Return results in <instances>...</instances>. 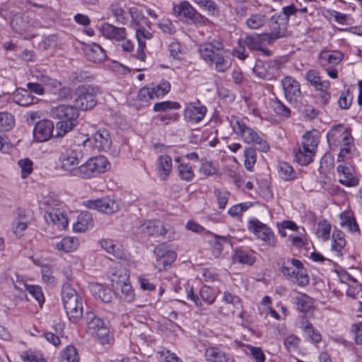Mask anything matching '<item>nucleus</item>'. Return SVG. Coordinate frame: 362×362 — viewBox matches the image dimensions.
I'll use <instances>...</instances> for the list:
<instances>
[{"instance_id":"nucleus-8","label":"nucleus","mask_w":362,"mask_h":362,"mask_svg":"<svg viewBox=\"0 0 362 362\" xmlns=\"http://www.w3.org/2000/svg\"><path fill=\"white\" fill-rule=\"evenodd\" d=\"M137 233L144 236H153L155 238L165 237L169 234L168 238H175V231L173 228L166 226L159 220H146L137 227Z\"/></svg>"},{"instance_id":"nucleus-24","label":"nucleus","mask_w":362,"mask_h":362,"mask_svg":"<svg viewBox=\"0 0 362 362\" xmlns=\"http://www.w3.org/2000/svg\"><path fill=\"white\" fill-rule=\"evenodd\" d=\"M223 45L221 42L214 40L199 45V52L202 59L209 63L216 57V54L223 52Z\"/></svg>"},{"instance_id":"nucleus-46","label":"nucleus","mask_w":362,"mask_h":362,"mask_svg":"<svg viewBox=\"0 0 362 362\" xmlns=\"http://www.w3.org/2000/svg\"><path fill=\"white\" fill-rule=\"evenodd\" d=\"M101 247L108 253L112 254L117 259H123L125 257L124 252L121 246L115 243L110 239H105L100 242Z\"/></svg>"},{"instance_id":"nucleus-43","label":"nucleus","mask_w":362,"mask_h":362,"mask_svg":"<svg viewBox=\"0 0 362 362\" xmlns=\"http://www.w3.org/2000/svg\"><path fill=\"white\" fill-rule=\"evenodd\" d=\"M305 79L315 89L330 87V82L328 80L322 81L319 71L317 70L311 69L308 71L305 74Z\"/></svg>"},{"instance_id":"nucleus-42","label":"nucleus","mask_w":362,"mask_h":362,"mask_svg":"<svg viewBox=\"0 0 362 362\" xmlns=\"http://www.w3.org/2000/svg\"><path fill=\"white\" fill-rule=\"evenodd\" d=\"M277 175L284 181H291L296 177L293 168L285 161H280L276 165Z\"/></svg>"},{"instance_id":"nucleus-39","label":"nucleus","mask_w":362,"mask_h":362,"mask_svg":"<svg viewBox=\"0 0 362 362\" xmlns=\"http://www.w3.org/2000/svg\"><path fill=\"white\" fill-rule=\"evenodd\" d=\"M299 327L312 343H319L322 340L320 332L314 329L312 323L305 318L302 319Z\"/></svg>"},{"instance_id":"nucleus-58","label":"nucleus","mask_w":362,"mask_h":362,"mask_svg":"<svg viewBox=\"0 0 362 362\" xmlns=\"http://www.w3.org/2000/svg\"><path fill=\"white\" fill-rule=\"evenodd\" d=\"M118 291H120L119 297L123 301L129 303L134 300L135 293L130 282L119 286Z\"/></svg>"},{"instance_id":"nucleus-62","label":"nucleus","mask_w":362,"mask_h":362,"mask_svg":"<svg viewBox=\"0 0 362 362\" xmlns=\"http://www.w3.org/2000/svg\"><path fill=\"white\" fill-rule=\"evenodd\" d=\"M210 233L214 238V240L211 242L213 252L216 257H218L222 253L223 249V244L229 242L228 238L227 236H221L212 233Z\"/></svg>"},{"instance_id":"nucleus-5","label":"nucleus","mask_w":362,"mask_h":362,"mask_svg":"<svg viewBox=\"0 0 362 362\" xmlns=\"http://www.w3.org/2000/svg\"><path fill=\"white\" fill-rule=\"evenodd\" d=\"M87 332L93 336L100 344L111 345L114 343L113 334L104 320L93 312H87L85 315Z\"/></svg>"},{"instance_id":"nucleus-51","label":"nucleus","mask_w":362,"mask_h":362,"mask_svg":"<svg viewBox=\"0 0 362 362\" xmlns=\"http://www.w3.org/2000/svg\"><path fill=\"white\" fill-rule=\"evenodd\" d=\"M86 55L93 62H100L106 58L105 51L98 44H93L88 48L86 51Z\"/></svg>"},{"instance_id":"nucleus-38","label":"nucleus","mask_w":362,"mask_h":362,"mask_svg":"<svg viewBox=\"0 0 362 362\" xmlns=\"http://www.w3.org/2000/svg\"><path fill=\"white\" fill-rule=\"evenodd\" d=\"M13 100L21 106L26 107L35 103L37 98L33 97L26 89L18 88L13 93Z\"/></svg>"},{"instance_id":"nucleus-1","label":"nucleus","mask_w":362,"mask_h":362,"mask_svg":"<svg viewBox=\"0 0 362 362\" xmlns=\"http://www.w3.org/2000/svg\"><path fill=\"white\" fill-rule=\"evenodd\" d=\"M230 125L233 132L245 143L254 144L259 151L267 152L269 145L262 134L247 124L244 119L237 116H231Z\"/></svg>"},{"instance_id":"nucleus-17","label":"nucleus","mask_w":362,"mask_h":362,"mask_svg":"<svg viewBox=\"0 0 362 362\" xmlns=\"http://www.w3.org/2000/svg\"><path fill=\"white\" fill-rule=\"evenodd\" d=\"M171 88L170 83L165 79L161 80L158 84L152 87H144L139 92V98L141 100L148 101L156 98H160L167 95Z\"/></svg>"},{"instance_id":"nucleus-44","label":"nucleus","mask_w":362,"mask_h":362,"mask_svg":"<svg viewBox=\"0 0 362 362\" xmlns=\"http://www.w3.org/2000/svg\"><path fill=\"white\" fill-rule=\"evenodd\" d=\"M201 10L210 16H218L220 8L214 0H192Z\"/></svg>"},{"instance_id":"nucleus-34","label":"nucleus","mask_w":362,"mask_h":362,"mask_svg":"<svg viewBox=\"0 0 362 362\" xmlns=\"http://www.w3.org/2000/svg\"><path fill=\"white\" fill-rule=\"evenodd\" d=\"M208 64L214 67L216 71L221 73L226 71L230 67L231 62L224 49V47H223V52L216 54V57Z\"/></svg>"},{"instance_id":"nucleus-40","label":"nucleus","mask_w":362,"mask_h":362,"mask_svg":"<svg viewBox=\"0 0 362 362\" xmlns=\"http://www.w3.org/2000/svg\"><path fill=\"white\" fill-rule=\"evenodd\" d=\"M129 276L130 272L127 269L119 268L116 269L110 278L112 287L119 290V286L130 282Z\"/></svg>"},{"instance_id":"nucleus-15","label":"nucleus","mask_w":362,"mask_h":362,"mask_svg":"<svg viewBox=\"0 0 362 362\" xmlns=\"http://www.w3.org/2000/svg\"><path fill=\"white\" fill-rule=\"evenodd\" d=\"M327 137L329 144L335 147L354 141L351 128L345 127L343 124L333 125L327 132Z\"/></svg>"},{"instance_id":"nucleus-10","label":"nucleus","mask_w":362,"mask_h":362,"mask_svg":"<svg viewBox=\"0 0 362 362\" xmlns=\"http://www.w3.org/2000/svg\"><path fill=\"white\" fill-rule=\"evenodd\" d=\"M83 156V152L78 144L71 145L61 153L59 158L60 166L63 170L69 171L73 176H75V170L78 167V165Z\"/></svg>"},{"instance_id":"nucleus-26","label":"nucleus","mask_w":362,"mask_h":362,"mask_svg":"<svg viewBox=\"0 0 362 362\" xmlns=\"http://www.w3.org/2000/svg\"><path fill=\"white\" fill-rule=\"evenodd\" d=\"M100 32L105 38L118 42L124 40L127 35L124 28L116 27L108 23L101 25Z\"/></svg>"},{"instance_id":"nucleus-2","label":"nucleus","mask_w":362,"mask_h":362,"mask_svg":"<svg viewBox=\"0 0 362 362\" xmlns=\"http://www.w3.org/2000/svg\"><path fill=\"white\" fill-rule=\"evenodd\" d=\"M50 116L59 119L56 124L55 137H62L71 132L77 124L79 112L76 107L60 105L50 110Z\"/></svg>"},{"instance_id":"nucleus-52","label":"nucleus","mask_w":362,"mask_h":362,"mask_svg":"<svg viewBox=\"0 0 362 362\" xmlns=\"http://www.w3.org/2000/svg\"><path fill=\"white\" fill-rule=\"evenodd\" d=\"M288 239L292 246L297 249H301L308 244L307 234L303 227H301L300 231L289 235Z\"/></svg>"},{"instance_id":"nucleus-22","label":"nucleus","mask_w":362,"mask_h":362,"mask_svg":"<svg viewBox=\"0 0 362 362\" xmlns=\"http://www.w3.org/2000/svg\"><path fill=\"white\" fill-rule=\"evenodd\" d=\"M281 84L286 99L290 103L296 102L301 95L299 82L291 76H286Z\"/></svg>"},{"instance_id":"nucleus-13","label":"nucleus","mask_w":362,"mask_h":362,"mask_svg":"<svg viewBox=\"0 0 362 362\" xmlns=\"http://www.w3.org/2000/svg\"><path fill=\"white\" fill-rule=\"evenodd\" d=\"M11 27L17 34L25 35V39H32L36 36L33 33L35 21L23 13H15L11 21Z\"/></svg>"},{"instance_id":"nucleus-3","label":"nucleus","mask_w":362,"mask_h":362,"mask_svg":"<svg viewBox=\"0 0 362 362\" xmlns=\"http://www.w3.org/2000/svg\"><path fill=\"white\" fill-rule=\"evenodd\" d=\"M61 297L69 320L73 323L78 322L83 313L81 296L69 284H65L62 288Z\"/></svg>"},{"instance_id":"nucleus-7","label":"nucleus","mask_w":362,"mask_h":362,"mask_svg":"<svg viewBox=\"0 0 362 362\" xmlns=\"http://www.w3.org/2000/svg\"><path fill=\"white\" fill-rule=\"evenodd\" d=\"M110 163L104 156H98L88 158L75 170V177L88 180L96 177L110 169Z\"/></svg>"},{"instance_id":"nucleus-47","label":"nucleus","mask_w":362,"mask_h":362,"mask_svg":"<svg viewBox=\"0 0 362 362\" xmlns=\"http://www.w3.org/2000/svg\"><path fill=\"white\" fill-rule=\"evenodd\" d=\"M59 362H79L80 356L76 348L72 345L66 346L59 354Z\"/></svg>"},{"instance_id":"nucleus-16","label":"nucleus","mask_w":362,"mask_h":362,"mask_svg":"<svg viewBox=\"0 0 362 362\" xmlns=\"http://www.w3.org/2000/svg\"><path fill=\"white\" fill-rule=\"evenodd\" d=\"M83 205L88 209L108 214L115 213L119 210V202L108 196L84 201Z\"/></svg>"},{"instance_id":"nucleus-64","label":"nucleus","mask_w":362,"mask_h":362,"mask_svg":"<svg viewBox=\"0 0 362 362\" xmlns=\"http://www.w3.org/2000/svg\"><path fill=\"white\" fill-rule=\"evenodd\" d=\"M21 358L23 362H47L40 353L32 350L22 353Z\"/></svg>"},{"instance_id":"nucleus-12","label":"nucleus","mask_w":362,"mask_h":362,"mask_svg":"<svg viewBox=\"0 0 362 362\" xmlns=\"http://www.w3.org/2000/svg\"><path fill=\"white\" fill-rule=\"evenodd\" d=\"M57 200L52 199V204L50 203L49 198H45L42 204L46 206L45 213L44 215L45 221L48 224H53L59 229H64L68 225V218L64 211L60 209L54 208Z\"/></svg>"},{"instance_id":"nucleus-20","label":"nucleus","mask_w":362,"mask_h":362,"mask_svg":"<svg viewBox=\"0 0 362 362\" xmlns=\"http://www.w3.org/2000/svg\"><path fill=\"white\" fill-rule=\"evenodd\" d=\"M207 108L199 100L187 103L184 110L185 121L191 124H198L204 118Z\"/></svg>"},{"instance_id":"nucleus-56","label":"nucleus","mask_w":362,"mask_h":362,"mask_svg":"<svg viewBox=\"0 0 362 362\" xmlns=\"http://www.w3.org/2000/svg\"><path fill=\"white\" fill-rule=\"evenodd\" d=\"M29 222L26 220L25 216L21 217L19 216L16 218L12 223V230L13 233L18 238H21L24 231L28 228Z\"/></svg>"},{"instance_id":"nucleus-21","label":"nucleus","mask_w":362,"mask_h":362,"mask_svg":"<svg viewBox=\"0 0 362 362\" xmlns=\"http://www.w3.org/2000/svg\"><path fill=\"white\" fill-rule=\"evenodd\" d=\"M154 253L157 257L156 267L159 271L166 269L177 258L176 252L172 250H169L164 245L156 246L154 248Z\"/></svg>"},{"instance_id":"nucleus-30","label":"nucleus","mask_w":362,"mask_h":362,"mask_svg":"<svg viewBox=\"0 0 362 362\" xmlns=\"http://www.w3.org/2000/svg\"><path fill=\"white\" fill-rule=\"evenodd\" d=\"M344 54L339 50H322L319 54V62L322 66H333L340 63Z\"/></svg>"},{"instance_id":"nucleus-31","label":"nucleus","mask_w":362,"mask_h":362,"mask_svg":"<svg viewBox=\"0 0 362 362\" xmlns=\"http://www.w3.org/2000/svg\"><path fill=\"white\" fill-rule=\"evenodd\" d=\"M268 12L254 13L245 19V25L250 30H258L263 28L268 23Z\"/></svg>"},{"instance_id":"nucleus-33","label":"nucleus","mask_w":362,"mask_h":362,"mask_svg":"<svg viewBox=\"0 0 362 362\" xmlns=\"http://www.w3.org/2000/svg\"><path fill=\"white\" fill-rule=\"evenodd\" d=\"M340 226L351 233H360V228L351 211L345 210L339 214Z\"/></svg>"},{"instance_id":"nucleus-53","label":"nucleus","mask_w":362,"mask_h":362,"mask_svg":"<svg viewBox=\"0 0 362 362\" xmlns=\"http://www.w3.org/2000/svg\"><path fill=\"white\" fill-rule=\"evenodd\" d=\"M156 279L149 274H141L138 276L140 288L144 291H152L156 289Z\"/></svg>"},{"instance_id":"nucleus-60","label":"nucleus","mask_w":362,"mask_h":362,"mask_svg":"<svg viewBox=\"0 0 362 362\" xmlns=\"http://www.w3.org/2000/svg\"><path fill=\"white\" fill-rule=\"evenodd\" d=\"M244 164L247 170L252 171L257 160V152L252 147H247L244 151Z\"/></svg>"},{"instance_id":"nucleus-45","label":"nucleus","mask_w":362,"mask_h":362,"mask_svg":"<svg viewBox=\"0 0 362 362\" xmlns=\"http://www.w3.org/2000/svg\"><path fill=\"white\" fill-rule=\"evenodd\" d=\"M158 170L161 180L167 179L172 170V158L168 155H162L158 159Z\"/></svg>"},{"instance_id":"nucleus-6","label":"nucleus","mask_w":362,"mask_h":362,"mask_svg":"<svg viewBox=\"0 0 362 362\" xmlns=\"http://www.w3.org/2000/svg\"><path fill=\"white\" fill-rule=\"evenodd\" d=\"M281 273L288 279L300 287H305L310 283V277L303 262L296 258L284 261L279 268Z\"/></svg>"},{"instance_id":"nucleus-59","label":"nucleus","mask_w":362,"mask_h":362,"mask_svg":"<svg viewBox=\"0 0 362 362\" xmlns=\"http://www.w3.org/2000/svg\"><path fill=\"white\" fill-rule=\"evenodd\" d=\"M353 91L350 88L344 89L340 94L338 105L342 110H348L353 101Z\"/></svg>"},{"instance_id":"nucleus-27","label":"nucleus","mask_w":362,"mask_h":362,"mask_svg":"<svg viewBox=\"0 0 362 362\" xmlns=\"http://www.w3.org/2000/svg\"><path fill=\"white\" fill-rule=\"evenodd\" d=\"M206 362H235L234 358L217 346H210L205 350Z\"/></svg>"},{"instance_id":"nucleus-18","label":"nucleus","mask_w":362,"mask_h":362,"mask_svg":"<svg viewBox=\"0 0 362 362\" xmlns=\"http://www.w3.org/2000/svg\"><path fill=\"white\" fill-rule=\"evenodd\" d=\"M84 146H88L97 151H106L111 145V138L106 129H100L83 141Z\"/></svg>"},{"instance_id":"nucleus-48","label":"nucleus","mask_w":362,"mask_h":362,"mask_svg":"<svg viewBox=\"0 0 362 362\" xmlns=\"http://www.w3.org/2000/svg\"><path fill=\"white\" fill-rule=\"evenodd\" d=\"M337 147L339 148V151L337 158V161L338 163L344 162L346 160L352 158L353 155L356 149L354 141L341 144Z\"/></svg>"},{"instance_id":"nucleus-36","label":"nucleus","mask_w":362,"mask_h":362,"mask_svg":"<svg viewBox=\"0 0 362 362\" xmlns=\"http://www.w3.org/2000/svg\"><path fill=\"white\" fill-rule=\"evenodd\" d=\"M93 226L92 215L88 211H82L79 214L77 221L73 224L75 232L83 233Z\"/></svg>"},{"instance_id":"nucleus-41","label":"nucleus","mask_w":362,"mask_h":362,"mask_svg":"<svg viewBox=\"0 0 362 362\" xmlns=\"http://www.w3.org/2000/svg\"><path fill=\"white\" fill-rule=\"evenodd\" d=\"M296 308L303 313H308L314 308V300L305 293H299L294 298Z\"/></svg>"},{"instance_id":"nucleus-32","label":"nucleus","mask_w":362,"mask_h":362,"mask_svg":"<svg viewBox=\"0 0 362 362\" xmlns=\"http://www.w3.org/2000/svg\"><path fill=\"white\" fill-rule=\"evenodd\" d=\"M129 14L131 17L129 21V27L132 29L139 28L141 26H146L148 28H151V23L148 18L146 17L142 12L136 7H131L129 8Z\"/></svg>"},{"instance_id":"nucleus-23","label":"nucleus","mask_w":362,"mask_h":362,"mask_svg":"<svg viewBox=\"0 0 362 362\" xmlns=\"http://www.w3.org/2000/svg\"><path fill=\"white\" fill-rule=\"evenodd\" d=\"M54 127L53 122L49 119L39 121L33 129L34 139L38 142L47 141L52 136Z\"/></svg>"},{"instance_id":"nucleus-28","label":"nucleus","mask_w":362,"mask_h":362,"mask_svg":"<svg viewBox=\"0 0 362 362\" xmlns=\"http://www.w3.org/2000/svg\"><path fill=\"white\" fill-rule=\"evenodd\" d=\"M346 244L344 233L341 230H334L332 233L331 241V251L334 257L339 259L343 258Z\"/></svg>"},{"instance_id":"nucleus-61","label":"nucleus","mask_w":362,"mask_h":362,"mask_svg":"<svg viewBox=\"0 0 362 362\" xmlns=\"http://www.w3.org/2000/svg\"><path fill=\"white\" fill-rule=\"evenodd\" d=\"M25 291L39 303L41 306L45 302V296L42 288L37 285L25 284Z\"/></svg>"},{"instance_id":"nucleus-25","label":"nucleus","mask_w":362,"mask_h":362,"mask_svg":"<svg viewBox=\"0 0 362 362\" xmlns=\"http://www.w3.org/2000/svg\"><path fill=\"white\" fill-rule=\"evenodd\" d=\"M79 245V239L72 236H66L51 243V246L54 249L62 253L74 252L78 248Z\"/></svg>"},{"instance_id":"nucleus-49","label":"nucleus","mask_w":362,"mask_h":362,"mask_svg":"<svg viewBox=\"0 0 362 362\" xmlns=\"http://www.w3.org/2000/svg\"><path fill=\"white\" fill-rule=\"evenodd\" d=\"M109 11L115 18L116 22L123 25L127 23L129 20L128 13L121 4L117 3L111 4Z\"/></svg>"},{"instance_id":"nucleus-37","label":"nucleus","mask_w":362,"mask_h":362,"mask_svg":"<svg viewBox=\"0 0 362 362\" xmlns=\"http://www.w3.org/2000/svg\"><path fill=\"white\" fill-rule=\"evenodd\" d=\"M175 161L178 164L177 171L180 179L186 182H191L195 175L192 166L180 157L175 158Z\"/></svg>"},{"instance_id":"nucleus-11","label":"nucleus","mask_w":362,"mask_h":362,"mask_svg":"<svg viewBox=\"0 0 362 362\" xmlns=\"http://www.w3.org/2000/svg\"><path fill=\"white\" fill-rule=\"evenodd\" d=\"M98 89L93 86H81L76 90L75 105L81 110H88L93 108L96 103V95Z\"/></svg>"},{"instance_id":"nucleus-55","label":"nucleus","mask_w":362,"mask_h":362,"mask_svg":"<svg viewBox=\"0 0 362 362\" xmlns=\"http://www.w3.org/2000/svg\"><path fill=\"white\" fill-rule=\"evenodd\" d=\"M331 228L330 223L326 219H322L317 223L316 235L322 241L326 242L329 239Z\"/></svg>"},{"instance_id":"nucleus-19","label":"nucleus","mask_w":362,"mask_h":362,"mask_svg":"<svg viewBox=\"0 0 362 362\" xmlns=\"http://www.w3.org/2000/svg\"><path fill=\"white\" fill-rule=\"evenodd\" d=\"M135 36L138 42V47L135 54L132 55V58L139 60L140 62H145L146 59V40L152 39L153 35L145 26H141L134 29Z\"/></svg>"},{"instance_id":"nucleus-4","label":"nucleus","mask_w":362,"mask_h":362,"mask_svg":"<svg viewBox=\"0 0 362 362\" xmlns=\"http://www.w3.org/2000/svg\"><path fill=\"white\" fill-rule=\"evenodd\" d=\"M320 143V134L317 131L308 132L303 134L297 150L294 152L295 160L300 165H308L313 161Z\"/></svg>"},{"instance_id":"nucleus-9","label":"nucleus","mask_w":362,"mask_h":362,"mask_svg":"<svg viewBox=\"0 0 362 362\" xmlns=\"http://www.w3.org/2000/svg\"><path fill=\"white\" fill-rule=\"evenodd\" d=\"M247 228L249 231L267 246L270 247H276L277 238L273 230L267 224L261 222L257 218H252L248 221Z\"/></svg>"},{"instance_id":"nucleus-54","label":"nucleus","mask_w":362,"mask_h":362,"mask_svg":"<svg viewBox=\"0 0 362 362\" xmlns=\"http://www.w3.org/2000/svg\"><path fill=\"white\" fill-rule=\"evenodd\" d=\"M200 173L205 176H212L218 174V168L214 162L203 158L200 160Z\"/></svg>"},{"instance_id":"nucleus-14","label":"nucleus","mask_w":362,"mask_h":362,"mask_svg":"<svg viewBox=\"0 0 362 362\" xmlns=\"http://www.w3.org/2000/svg\"><path fill=\"white\" fill-rule=\"evenodd\" d=\"M336 168L338 182L346 187H355L359 184V177L354 165L347 162H341Z\"/></svg>"},{"instance_id":"nucleus-63","label":"nucleus","mask_w":362,"mask_h":362,"mask_svg":"<svg viewBox=\"0 0 362 362\" xmlns=\"http://www.w3.org/2000/svg\"><path fill=\"white\" fill-rule=\"evenodd\" d=\"M15 124L14 117L7 112H0V131H8L13 128Z\"/></svg>"},{"instance_id":"nucleus-29","label":"nucleus","mask_w":362,"mask_h":362,"mask_svg":"<svg viewBox=\"0 0 362 362\" xmlns=\"http://www.w3.org/2000/svg\"><path fill=\"white\" fill-rule=\"evenodd\" d=\"M268 23L271 31L282 37L286 36L288 24L287 17H282L281 13H275L271 16H269Z\"/></svg>"},{"instance_id":"nucleus-57","label":"nucleus","mask_w":362,"mask_h":362,"mask_svg":"<svg viewBox=\"0 0 362 362\" xmlns=\"http://www.w3.org/2000/svg\"><path fill=\"white\" fill-rule=\"evenodd\" d=\"M156 357L159 362H183L175 353L165 348L157 351Z\"/></svg>"},{"instance_id":"nucleus-50","label":"nucleus","mask_w":362,"mask_h":362,"mask_svg":"<svg viewBox=\"0 0 362 362\" xmlns=\"http://www.w3.org/2000/svg\"><path fill=\"white\" fill-rule=\"evenodd\" d=\"M246 46L251 50H259L267 56L272 54V51L263 47L262 41L259 36H247L245 39Z\"/></svg>"},{"instance_id":"nucleus-35","label":"nucleus","mask_w":362,"mask_h":362,"mask_svg":"<svg viewBox=\"0 0 362 362\" xmlns=\"http://www.w3.org/2000/svg\"><path fill=\"white\" fill-rule=\"evenodd\" d=\"M195 10L187 1H181L173 6V14L182 21H189Z\"/></svg>"}]
</instances>
